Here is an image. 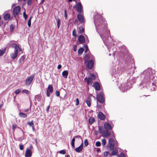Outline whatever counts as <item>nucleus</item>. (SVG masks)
I'll return each instance as SVG.
<instances>
[{
	"mask_svg": "<svg viewBox=\"0 0 157 157\" xmlns=\"http://www.w3.org/2000/svg\"><path fill=\"white\" fill-rule=\"evenodd\" d=\"M111 133L110 132L106 131L104 132L103 134V136L104 137H107L109 136L110 135Z\"/></svg>",
	"mask_w": 157,
	"mask_h": 157,
	"instance_id": "obj_22",
	"label": "nucleus"
},
{
	"mask_svg": "<svg viewBox=\"0 0 157 157\" xmlns=\"http://www.w3.org/2000/svg\"><path fill=\"white\" fill-rule=\"evenodd\" d=\"M49 108H50V105H48V106H47V109H46V111L47 112H48V111L49 110Z\"/></svg>",
	"mask_w": 157,
	"mask_h": 157,
	"instance_id": "obj_57",
	"label": "nucleus"
},
{
	"mask_svg": "<svg viewBox=\"0 0 157 157\" xmlns=\"http://www.w3.org/2000/svg\"><path fill=\"white\" fill-rule=\"evenodd\" d=\"M62 67V66L61 65H59L58 67H57V68L58 69H60Z\"/></svg>",
	"mask_w": 157,
	"mask_h": 157,
	"instance_id": "obj_58",
	"label": "nucleus"
},
{
	"mask_svg": "<svg viewBox=\"0 0 157 157\" xmlns=\"http://www.w3.org/2000/svg\"><path fill=\"white\" fill-rule=\"evenodd\" d=\"M25 58L24 56H22L20 59V63H23L24 62Z\"/></svg>",
	"mask_w": 157,
	"mask_h": 157,
	"instance_id": "obj_33",
	"label": "nucleus"
},
{
	"mask_svg": "<svg viewBox=\"0 0 157 157\" xmlns=\"http://www.w3.org/2000/svg\"><path fill=\"white\" fill-rule=\"evenodd\" d=\"M32 153L31 150L28 148H27L26 150L25 153V157H31L32 155Z\"/></svg>",
	"mask_w": 157,
	"mask_h": 157,
	"instance_id": "obj_8",
	"label": "nucleus"
},
{
	"mask_svg": "<svg viewBox=\"0 0 157 157\" xmlns=\"http://www.w3.org/2000/svg\"><path fill=\"white\" fill-rule=\"evenodd\" d=\"M33 79H26L25 82V84L27 86L29 85L31 82H32Z\"/></svg>",
	"mask_w": 157,
	"mask_h": 157,
	"instance_id": "obj_28",
	"label": "nucleus"
},
{
	"mask_svg": "<svg viewBox=\"0 0 157 157\" xmlns=\"http://www.w3.org/2000/svg\"><path fill=\"white\" fill-rule=\"evenodd\" d=\"M95 121L94 119L92 117L89 118V121L90 124H92Z\"/></svg>",
	"mask_w": 157,
	"mask_h": 157,
	"instance_id": "obj_30",
	"label": "nucleus"
},
{
	"mask_svg": "<svg viewBox=\"0 0 157 157\" xmlns=\"http://www.w3.org/2000/svg\"><path fill=\"white\" fill-rule=\"evenodd\" d=\"M20 47L18 45L16 44L15 45V51H14L18 53V51Z\"/></svg>",
	"mask_w": 157,
	"mask_h": 157,
	"instance_id": "obj_32",
	"label": "nucleus"
},
{
	"mask_svg": "<svg viewBox=\"0 0 157 157\" xmlns=\"http://www.w3.org/2000/svg\"><path fill=\"white\" fill-rule=\"evenodd\" d=\"M91 79H85V81L86 82L88 85H90L91 84Z\"/></svg>",
	"mask_w": 157,
	"mask_h": 157,
	"instance_id": "obj_31",
	"label": "nucleus"
},
{
	"mask_svg": "<svg viewBox=\"0 0 157 157\" xmlns=\"http://www.w3.org/2000/svg\"><path fill=\"white\" fill-rule=\"evenodd\" d=\"M101 145V143L99 141L96 142L95 143V145L96 147H99Z\"/></svg>",
	"mask_w": 157,
	"mask_h": 157,
	"instance_id": "obj_43",
	"label": "nucleus"
},
{
	"mask_svg": "<svg viewBox=\"0 0 157 157\" xmlns=\"http://www.w3.org/2000/svg\"><path fill=\"white\" fill-rule=\"evenodd\" d=\"M64 16H65V18L66 19L67 17V10H65L64 11Z\"/></svg>",
	"mask_w": 157,
	"mask_h": 157,
	"instance_id": "obj_54",
	"label": "nucleus"
},
{
	"mask_svg": "<svg viewBox=\"0 0 157 157\" xmlns=\"http://www.w3.org/2000/svg\"><path fill=\"white\" fill-rule=\"evenodd\" d=\"M77 46H75L74 48V51L75 52L76 51L77 49H76Z\"/></svg>",
	"mask_w": 157,
	"mask_h": 157,
	"instance_id": "obj_61",
	"label": "nucleus"
},
{
	"mask_svg": "<svg viewBox=\"0 0 157 157\" xmlns=\"http://www.w3.org/2000/svg\"><path fill=\"white\" fill-rule=\"evenodd\" d=\"M60 21L59 19H58L57 20V23L58 26V28H59V27L60 25Z\"/></svg>",
	"mask_w": 157,
	"mask_h": 157,
	"instance_id": "obj_38",
	"label": "nucleus"
},
{
	"mask_svg": "<svg viewBox=\"0 0 157 157\" xmlns=\"http://www.w3.org/2000/svg\"><path fill=\"white\" fill-rule=\"evenodd\" d=\"M17 52L14 51V53H12L10 55V57L13 59H14L17 57L18 55Z\"/></svg>",
	"mask_w": 157,
	"mask_h": 157,
	"instance_id": "obj_18",
	"label": "nucleus"
},
{
	"mask_svg": "<svg viewBox=\"0 0 157 157\" xmlns=\"http://www.w3.org/2000/svg\"><path fill=\"white\" fill-rule=\"evenodd\" d=\"M56 95L58 97H59V91H58L57 90H56Z\"/></svg>",
	"mask_w": 157,
	"mask_h": 157,
	"instance_id": "obj_55",
	"label": "nucleus"
},
{
	"mask_svg": "<svg viewBox=\"0 0 157 157\" xmlns=\"http://www.w3.org/2000/svg\"><path fill=\"white\" fill-rule=\"evenodd\" d=\"M34 77V75H32L30 77L28 78H33Z\"/></svg>",
	"mask_w": 157,
	"mask_h": 157,
	"instance_id": "obj_59",
	"label": "nucleus"
},
{
	"mask_svg": "<svg viewBox=\"0 0 157 157\" xmlns=\"http://www.w3.org/2000/svg\"><path fill=\"white\" fill-rule=\"evenodd\" d=\"M78 40L81 43H84L85 41V38L82 35H80L78 37Z\"/></svg>",
	"mask_w": 157,
	"mask_h": 157,
	"instance_id": "obj_19",
	"label": "nucleus"
},
{
	"mask_svg": "<svg viewBox=\"0 0 157 157\" xmlns=\"http://www.w3.org/2000/svg\"><path fill=\"white\" fill-rule=\"evenodd\" d=\"M16 44H10V46L13 47H14L15 48V45H16Z\"/></svg>",
	"mask_w": 157,
	"mask_h": 157,
	"instance_id": "obj_56",
	"label": "nucleus"
},
{
	"mask_svg": "<svg viewBox=\"0 0 157 157\" xmlns=\"http://www.w3.org/2000/svg\"><path fill=\"white\" fill-rule=\"evenodd\" d=\"M79 104V101L78 99L77 98L76 99V103L75 105L77 106Z\"/></svg>",
	"mask_w": 157,
	"mask_h": 157,
	"instance_id": "obj_53",
	"label": "nucleus"
},
{
	"mask_svg": "<svg viewBox=\"0 0 157 157\" xmlns=\"http://www.w3.org/2000/svg\"><path fill=\"white\" fill-rule=\"evenodd\" d=\"M94 59V56L90 54L86 55L84 57V63H87L88 60L89 59Z\"/></svg>",
	"mask_w": 157,
	"mask_h": 157,
	"instance_id": "obj_5",
	"label": "nucleus"
},
{
	"mask_svg": "<svg viewBox=\"0 0 157 157\" xmlns=\"http://www.w3.org/2000/svg\"><path fill=\"white\" fill-rule=\"evenodd\" d=\"M77 18L78 20L81 22L82 23L84 21V18L82 15L80 14H78L77 15Z\"/></svg>",
	"mask_w": 157,
	"mask_h": 157,
	"instance_id": "obj_12",
	"label": "nucleus"
},
{
	"mask_svg": "<svg viewBox=\"0 0 157 157\" xmlns=\"http://www.w3.org/2000/svg\"><path fill=\"white\" fill-rule=\"evenodd\" d=\"M88 145V142L87 139H86L84 140L85 146L86 147Z\"/></svg>",
	"mask_w": 157,
	"mask_h": 157,
	"instance_id": "obj_40",
	"label": "nucleus"
},
{
	"mask_svg": "<svg viewBox=\"0 0 157 157\" xmlns=\"http://www.w3.org/2000/svg\"><path fill=\"white\" fill-rule=\"evenodd\" d=\"M89 76L88 78H96L98 77L97 75H95L92 73L90 74V75H89Z\"/></svg>",
	"mask_w": 157,
	"mask_h": 157,
	"instance_id": "obj_17",
	"label": "nucleus"
},
{
	"mask_svg": "<svg viewBox=\"0 0 157 157\" xmlns=\"http://www.w3.org/2000/svg\"><path fill=\"white\" fill-rule=\"evenodd\" d=\"M59 153L60 154L64 155L66 153V151L64 150H62L59 151Z\"/></svg>",
	"mask_w": 157,
	"mask_h": 157,
	"instance_id": "obj_48",
	"label": "nucleus"
},
{
	"mask_svg": "<svg viewBox=\"0 0 157 157\" xmlns=\"http://www.w3.org/2000/svg\"><path fill=\"white\" fill-rule=\"evenodd\" d=\"M21 10V8L19 6L16 7L13 10V14L14 15L16 16L18 15Z\"/></svg>",
	"mask_w": 157,
	"mask_h": 157,
	"instance_id": "obj_7",
	"label": "nucleus"
},
{
	"mask_svg": "<svg viewBox=\"0 0 157 157\" xmlns=\"http://www.w3.org/2000/svg\"><path fill=\"white\" fill-rule=\"evenodd\" d=\"M91 101V99L90 97H89L87 99V100L86 101V104H87L88 106L90 107V106L91 104H90V102Z\"/></svg>",
	"mask_w": 157,
	"mask_h": 157,
	"instance_id": "obj_24",
	"label": "nucleus"
},
{
	"mask_svg": "<svg viewBox=\"0 0 157 157\" xmlns=\"http://www.w3.org/2000/svg\"><path fill=\"white\" fill-rule=\"evenodd\" d=\"M27 124L30 126H32L33 129H34V127L33 126L34 123L33 120H32L31 121H29L27 122Z\"/></svg>",
	"mask_w": 157,
	"mask_h": 157,
	"instance_id": "obj_25",
	"label": "nucleus"
},
{
	"mask_svg": "<svg viewBox=\"0 0 157 157\" xmlns=\"http://www.w3.org/2000/svg\"><path fill=\"white\" fill-rule=\"evenodd\" d=\"M98 117L101 120H104L105 119V116L104 114L101 112H100L98 113Z\"/></svg>",
	"mask_w": 157,
	"mask_h": 157,
	"instance_id": "obj_13",
	"label": "nucleus"
},
{
	"mask_svg": "<svg viewBox=\"0 0 157 157\" xmlns=\"http://www.w3.org/2000/svg\"><path fill=\"white\" fill-rule=\"evenodd\" d=\"M154 82H155V85H157V79H155V81H154Z\"/></svg>",
	"mask_w": 157,
	"mask_h": 157,
	"instance_id": "obj_60",
	"label": "nucleus"
},
{
	"mask_svg": "<svg viewBox=\"0 0 157 157\" xmlns=\"http://www.w3.org/2000/svg\"><path fill=\"white\" fill-rule=\"evenodd\" d=\"M44 0H42L41 2H40V4H42L44 2Z\"/></svg>",
	"mask_w": 157,
	"mask_h": 157,
	"instance_id": "obj_64",
	"label": "nucleus"
},
{
	"mask_svg": "<svg viewBox=\"0 0 157 157\" xmlns=\"http://www.w3.org/2000/svg\"><path fill=\"white\" fill-rule=\"evenodd\" d=\"M94 23L97 31L98 32V30H99V29L100 28V26L101 25L100 24H98L96 20L95 19L94 20Z\"/></svg>",
	"mask_w": 157,
	"mask_h": 157,
	"instance_id": "obj_16",
	"label": "nucleus"
},
{
	"mask_svg": "<svg viewBox=\"0 0 157 157\" xmlns=\"http://www.w3.org/2000/svg\"><path fill=\"white\" fill-rule=\"evenodd\" d=\"M116 73L120 75H121L122 72V70L120 67H118L117 70L116 71Z\"/></svg>",
	"mask_w": 157,
	"mask_h": 157,
	"instance_id": "obj_21",
	"label": "nucleus"
},
{
	"mask_svg": "<svg viewBox=\"0 0 157 157\" xmlns=\"http://www.w3.org/2000/svg\"><path fill=\"white\" fill-rule=\"evenodd\" d=\"M22 92L23 93H25L26 94H28L29 93V91L26 90H23Z\"/></svg>",
	"mask_w": 157,
	"mask_h": 157,
	"instance_id": "obj_42",
	"label": "nucleus"
},
{
	"mask_svg": "<svg viewBox=\"0 0 157 157\" xmlns=\"http://www.w3.org/2000/svg\"><path fill=\"white\" fill-rule=\"evenodd\" d=\"M62 75L63 77L64 78H67L68 75V72L67 71H65L62 72Z\"/></svg>",
	"mask_w": 157,
	"mask_h": 157,
	"instance_id": "obj_23",
	"label": "nucleus"
},
{
	"mask_svg": "<svg viewBox=\"0 0 157 157\" xmlns=\"http://www.w3.org/2000/svg\"><path fill=\"white\" fill-rule=\"evenodd\" d=\"M83 148V144L82 143L79 146L75 148V151L77 152H79L82 151Z\"/></svg>",
	"mask_w": 157,
	"mask_h": 157,
	"instance_id": "obj_14",
	"label": "nucleus"
},
{
	"mask_svg": "<svg viewBox=\"0 0 157 157\" xmlns=\"http://www.w3.org/2000/svg\"><path fill=\"white\" fill-rule=\"evenodd\" d=\"M24 147L23 145L21 144L19 145L20 149L22 150L24 149Z\"/></svg>",
	"mask_w": 157,
	"mask_h": 157,
	"instance_id": "obj_51",
	"label": "nucleus"
},
{
	"mask_svg": "<svg viewBox=\"0 0 157 157\" xmlns=\"http://www.w3.org/2000/svg\"><path fill=\"white\" fill-rule=\"evenodd\" d=\"M109 154V152L105 151L104 153V155L105 157H107Z\"/></svg>",
	"mask_w": 157,
	"mask_h": 157,
	"instance_id": "obj_50",
	"label": "nucleus"
},
{
	"mask_svg": "<svg viewBox=\"0 0 157 157\" xmlns=\"http://www.w3.org/2000/svg\"><path fill=\"white\" fill-rule=\"evenodd\" d=\"M84 31V29L82 26H80L78 29V33L80 34L82 33Z\"/></svg>",
	"mask_w": 157,
	"mask_h": 157,
	"instance_id": "obj_27",
	"label": "nucleus"
},
{
	"mask_svg": "<svg viewBox=\"0 0 157 157\" xmlns=\"http://www.w3.org/2000/svg\"><path fill=\"white\" fill-rule=\"evenodd\" d=\"M75 138H73L72 140V141H71V145L72 147L73 148L74 147H75V144H74V143H75Z\"/></svg>",
	"mask_w": 157,
	"mask_h": 157,
	"instance_id": "obj_37",
	"label": "nucleus"
},
{
	"mask_svg": "<svg viewBox=\"0 0 157 157\" xmlns=\"http://www.w3.org/2000/svg\"><path fill=\"white\" fill-rule=\"evenodd\" d=\"M117 141L112 138L109 140L108 148L110 151H112V155H115L118 152L117 147Z\"/></svg>",
	"mask_w": 157,
	"mask_h": 157,
	"instance_id": "obj_1",
	"label": "nucleus"
},
{
	"mask_svg": "<svg viewBox=\"0 0 157 157\" xmlns=\"http://www.w3.org/2000/svg\"><path fill=\"white\" fill-rule=\"evenodd\" d=\"M84 48H85V52L86 53L87 52V51L88 50V46L87 45H85L84 46Z\"/></svg>",
	"mask_w": 157,
	"mask_h": 157,
	"instance_id": "obj_44",
	"label": "nucleus"
},
{
	"mask_svg": "<svg viewBox=\"0 0 157 157\" xmlns=\"http://www.w3.org/2000/svg\"><path fill=\"white\" fill-rule=\"evenodd\" d=\"M94 62L93 59H91L88 62L86 67L88 69H91L93 66Z\"/></svg>",
	"mask_w": 157,
	"mask_h": 157,
	"instance_id": "obj_9",
	"label": "nucleus"
},
{
	"mask_svg": "<svg viewBox=\"0 0 157 157\" xmlns=\"http://www.w3.org/2000/svg\"><path fill=\"white\" fill-rule=\"evenodd\" d=\"M23 14L24 17V18H25V19H26L27 18L28 15L26 14L25 12V11L24 12H23Z\"/></svg>",
	"mask_w": 157,
	"mask_h": 157,
	"instance_id": "obj_46",
	"label": "nucleus"
},
{
	"mask_svg": "<svg viewBox=\"0 0 157 157\" xmlns=\"http://www.w3.org/2000/svg\"><path fill=\"white\" fill-rule=\"evenodd\" d=\"M102 93H100V95H97V101L101 103H103L104 101Z\"/></svg>",
	"mask_w": 157,
	"mask_h": 157,
	"instance_id": "obj_4",
	"label": "nucleus"
},
{
	"mask_svg": "<svg viewBox=\"0 0 157 157\" xmlns=\"http://www.w3.org/2000/svg\"><path fill=\"white\" fill-rule=\"evenodd\" d=\"M76 31L75 29H74L73 31V35L75 36H76Z\"/></svg>",
	"mask_w": 157,
	"mask_h": 157,
	"instance_id": "obj_49",
	"label": "nucleus"
},
{
	"mask_svg": "<svg viewBox=\"0 0 157 157\" xmlns=\"http://www.w3.org/2000/svg\"><path fill=\"white\" fill-rule=\"evenodd\" d=\"M32 18V17H31L29 19L28 22V25L29 27H30L31 25V20Z\"/></svg>",
	"mask_w": 157,
	"mask_h": 157,
	"instance_id": "obj_34",
	"label": "nucleus"
},
{
	"mask_svg": "<svg viewBox=\"0 0 157 157\" xmlns=\"http://www.w3.org/2000/svg\"><path fill=\"white\" fill-rule=\"evenodd\" d=\"M32 0H28L27 1V4L28 5H30L32 3Z\"/></svg>",
	"mask_w": 157,
	"mask_h": 157,
	"instance_id": "obj_52",
	"label": "nucleus"
},
{
	"mask_svg": "<svg viewBox=\"0 0 157 157\" xmlns=\"http://www.w3.org/2000/svg\"><path fill=\"white\" fill-rule=\"evenodd\" d=\"M10 17V15L9 14L6 13L3 16L4 19L5 20H9Z\"/></svg>",
	"mask_w": 157,
	"mask_h": 157,
	"instance_id": "obj_20",
	"label": "nucleus"
},
{
	"mask_svg": "<svg viewBox=\"0 0 157 157\" xmlns=\"http://www.w3.org/2000/svg\"><path fill=\"white\" fill-rule=\"evenodd\" d=\"M29 109H25L24 110V111L25 112H27L29 110Z\"/></svg>",
	"mask_w": 157,
	"mask_h": 157,
	"instance_id": "obj_63",
	"label": "nucleus"
},
{
	"mask_svg": "<svg viewBox=\"0 0 157 157\" xmlns=\"http://www.w3.org/2000/svg\"><path fill=\"white\" fill-rule=\"evenodd\" d=\"M21 91V90L20 89H17L15 90V93L16 94H19Z\"/></svg>",
	"mask_w": 157,
	"mask_h": 157,
	"instance_id": "obj_41",
	"label": "nucleus"
},
{
	"mask_svg": "<svg viewBox=\"0 0 157 157\" xmlns=\"http://www.w3.org/2000/svg\"><path fill=\"white\" fill-rule=\"evenodd\" d=\"M19 115L20 117L23 118H26L27 116V114L22 112L19 113Z\"/></svg>",
	"mask_w": 157,
	"mask_h": 157,
	"instance_id": "obj_26",
	"label": "nucleus"
},
{
	"mask_svg": "<svg viewBox=\"0 0 157 157\" xmlns=\"http://www.w3.org/2000/svg\"><path fill=\"white\" fill-rule=\"evenodd\" d=\"M33 148V146L32 145H30V147H29V149H30L31 150V149H32Z\"/></svg>",
	"mask_w": 157,
	"mask_h": 157,
	"instance_id": "obj_62",
	"label": "nucleus"
},
{
	"mask_svg": "<svg viewBox=\"0 0 157 157\" xmlns=\"http://www.w3.org/2000/svg\"><path fill=\"white\" fill-rule=\"evenodd\" d=\"M104 127L106 130H109L112 129L111 125L108 122H105L104 124Z\"/></svg>",
	"mask_w": 157,
	"mask_h": 157,
	"instance_id": "obj_10",
	"label": "nucleus"
},
{
	"mask_svg": "<svg viewBox=\"0 0 157 157\" xmlns=\"http://www.w3.org/2000/svg\"><path fill=\"white\" fill-rule=\"evenodd\" d=\"M119 157H125V156L124 153H121L119 155Z\"/></svg>",
	"mask_w": 157,
	"mask_h": 157,
	"instance_id": "obj_47",
	"label": "nucleus"
},
{
	"mask_svg": "<svg viewBox=\"0 0 157 157\" xmlns=\"http://www.w3.org/2000/svg\"><path fill=\"white\" fill-rule=\"evenodd\" d=\"M6 50V48L4 50H0V56H2L4 54Z\"/></svg>",
	"mask_w": 157,
	"mask_h": 157,
	"instance_id": "obj_36",
	"label": "nucleus"
},
{
	"mask_svg": "<svg viewBox=\"0 0 157 157\" xmlns=\"http://www.w3.org/2000/svg\"><path fill=\"white\" fill-rule=\"evenodd\" d=\"M53 90L52 86V85H49L47 91V95L48 97H49L50 96V94L53 92Z\"/></svg>",
	"mask_w": 157,
	"mask_h": 157,
	"instance_id": "obj_6",
	"label": "nucleus"
},
{
	"mask_svg": "<svg viewBox=\"0 0 157 157\" xmlns=\"http://www.w3.org/2000/svg\"><path fill=\"white\" fill-rule=\"evenodd\" d=\"M130 84V82H128L126 84L123 83L121 84L120 86H119V87L123 92H124L128 90L131 87H128V86H129Z\"/></svg>",
	"mask_w": 157,
	"mask_h": 157,
	"instance_id": "obj_3",
	"label": "nucleus"
},
{
	"mask_svg": "<svg viewBox=\"0 0 157 157\" xmlns=\"http://www.w3.org/2000/svg\"><path fill=\"white\" fill-rule=\"evenodd\" d=\"M94 87L96 90H100V86L98 82H96L94 83Z\"/></svg>",
	"mask_w": 157,
	"mask_h": 157,
	"instance_id": "obj_15",
	"label": "nucleus"
},
{
	"mask_svg": "<svg viewBox=\"0 0 157 157\" xmlns=\"http://www.w3.org/2000/svg\"><path fill=\"white\" fill-rule=\"evenodd\" d=\"M14 26L13 25H11L10 26V29L11 32H12L14 30Z\"/></svg>",
	"mask_w": 157,
	"mask_h": 157,
	"instance_id": "obj_39",
	"label": "nucleus"
},
{
	"mask_svg": "<svg viewBox=\"0 0 157 157\" xmlns=\"http://www.w3.org/2000/svg\"><path fill=\"white\" fill-rule=\"evenodd\" d=\"M83 49L82 48H80L78 51V55H81L83 52Z\"/></svg>",
	"mask_w": 157,
	"mask_h": 157,
	"instance_id": "obj_29",
	"label": "nucleus"
},
{
	"mask_svg": "<svg viewBox=\"0 0 157 157\" xmlns=\"http://www.w3.org/2000/svg\"><path fill=\"white\" fill-rule=\"evenodd\" d=\"M154 71L151 69L149 68L144 71L141 74V77L146 78H154L155 77L153 75Z\"/></svg>",
	"mask_w": 157,
	"mask_h": 157,
	"instance_id": "obj_2",
	"label": "nucleus"
},
{
	"mask_svg": "<svg viewBox=\"0 0 157 157\" xmlns=\"http://www.w3.org/2000/svg\"><path fill=\"white\" fill-rule=\"evenodd\" d=\"M106 143V141L105 139H103L101 140V144L102 145H103L104 146L105 145Z\"/></svg>",
	"mask_w": 157,
	"mask_h": 157,
	"instance_id": "obj_35",
	"label": "nucleus"
},
{
	"mask_svg": "<svg viewBox=\"0 0 157 157\" xmlns=\"http://www.w3.org/2000/svg\"><path fill=\"white\" fill-rule=\"evenodd\" d=\"M17 125L16 124H13L12 126V130L13 132H14L15 129L16 127H17Z\"/></svg>",
	"mask_w": 157,
	"mask_h": 157,
	"instance_id": "obj_45",
	"label": "nucleus"
},
{
	"mask_svg": "<svg viewBox=\"0 0 157 157\" xmlns=\"http://www.w3.org/2000/svg\"><path fill=\"white\" fill-rule=\"evenodd\" d=\"M77 10L79 13H81L82 12V7L81 3L78 2L77 4Z\"/></svg>",
	"mask_w": 157,
	"mask_h": 157,
	"instance_id": "obj_11",
	"label": "nucleus"
}]
</instances>
